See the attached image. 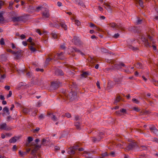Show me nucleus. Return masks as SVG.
I'll return each mask as SVG.
<instances>
[{"mask_svg":"<svg viewBox=\"0 0 158 158\" xmlns=\"http://www.w3.org/2000/svg\"><path fill=\"white\" fill-rule=\"evenodd\" d=\"M65 116L68 118H70L71 117V114L68 113H66L65 114Z\"/></svg>","mask_w":158,"mask_h":158,"instance_id":"obj_49","label":"nucleus"},{"mask_svg":"<svg viewBox=\"0 0 158 158\" xmlns=\"http://www.w3.org/2000/svg\"><path fill=\"white\" fill-rule=\"evenodd\" d=\"M102 156V157H105L108 156L107 153L106 152H105L104 153H102L101 154Z\"/></svg>","mask_w":158,"mask_h":158,"instance_id":"obj_56","label":"nucleus"},{"mask_svg":"<svg viewBox=\"0 0 158 158\" xmlns=\"http://www.w3.org/2000/svg\"><path fill=\"white\" fill-rule=\"evenodd\" d=\"M6 51L7 52H10L13 54H14L15 53V52L13 51L11 49H7Z\"/></svg>","mask_w":158,"mask_h":158,"instance_id":"obj_41","label":"nucleus"},{"mask_svg":"<svg viewBox=\"0 0 158 158\" xmlns=\"http://www.w3.org/2000/svg\"><path fill=\"white\" fill-rule=\"evenodd\" d=\"M33 140V139L32 137H28V142L29 143L32 141Z\"/></svg>","mask_w":158,"mask_h":158,"instance_id":"obj_52","label":"nucleus"},{"mask_svg":"<svg viewBox=\"0 0 158 158\" xmlns=\"http://www.w3.org/2000/svg\"><path fill=\"white\" fill-rule=\"evenodd\" d=\"M50 25L51 26L53 27H56L57 28H59L60 27V26L57 24L56 23H55L54 24L51 23L50 24Z\"/></svg>","mask_w":158,"mask_h":158,"instance_id":"obj_23","label":"nucleus"},{"mask_svg":"<svg viewBox=\"0 0 158 158\" xmlns=\"http://www.w3.org/2000/svg\"><path fill=\"white\" fill-rule=\"evenodd\" d=\"M148 38L149 40L145 38H144L143 39V41L144 42V45L146 47H151V44H154L155 41L152 38V37L149 35H148Z\"/></svg>","mask_w":158,"mask_h":158,"instance_id":"obj_1","label":"nucleus"},{"mask_svg":"<svg viewBox=\"0 0 158 158\" xmlns=\"http://www.w3.org/2000/svg\"><path fill=\"white\" fill-rule=\"evenodd\" d=\"M34 145L35 146L34 149L32 150L31 152V154H36L38 150H39L40 148H41V145H37L34 144Z\"/></svg>","mask_w":158,"mask_h":158,"instance_id":"obj_9","label":"nucleus"},{"mask_svg":"<svg viewBox=\"0 0 158 158\" xmlns=\"http://www.w3.org/2000/svg\"><path fill=\"white\" fill-rule=\"evenodd\" d=\"M17 149V147L16 145H14L12 148L13 151H16Z\"/></svg>","mask_w":158,"mask_h":158,"instance_id":"obj_54","label":"nucleus"},{"mask_svg":"<svg viewBox=\"0 0 158 158\" xmlns=\"http://www.w3.org/2000/svg\"><path fill=\"white\" fill-rule=\"evenodd\" d=\"M137 146L136 142H132L129 144L127 147V149L128 150L132 149L134 148Z\"/></svg>","mask_w":158,"mask_h":158,"instance_id":"obj_7","label":"nucleus"},{"mask_svg":"<svg viewBox=\"0 0 158 158\" xmlns=\"http://www.w3.org/2000/svg\"><path fill=\"white\" fill-rule=\"evenodd\" d=\"M59 23L61 27L64 28V30H66L67 29V26L64 22H60Z\"/></svg>","mask_w":158,"mask_h":158,"instance_id":"obj_14","label":"nucleus"},{"mask_svg":"<svg viewBox=\"0 0 158 158\" xmlns=\"http://www.w3.org/2000/svg\"><path fill=\"white\" fill-rule=\"evenodd\" d=\"M119 36V34L118 33H117L114 34V37L115 38H117Z\"/></svg>","mask_w":158,"mask_h":158,"instance_id":"obj_60","label":"nucleus"},{"mask_svg":"<svg viewBox=\"0 0 158 158\" xmlns=\"http://www.w3.org/2000/svg\"><path fill=\"white\" fill-rule=\"evenodd\" d=\"M135 1L136 2L139 3L141 7H144L143 0H135Z\"/></svg>","mask_w":158,"mask_h":158,"instance_id":"obj_20","label":"nucleus"},{"mask_svg":"<svg viewBox=\"0 0 158 158\" xmlns=\"http://www.w3.org/2000/svg\"><path fill=\"white\" fill-rule=\"evenodd\" d=\"M68 152L69 154L70 155L74 154L75 153V151L74 150H73L72 148V149H71L70 151H69Z\"/></svg>","mask_w":158,"mask_h":158,"instance_id":"obj_40","label":"nucleus"},{"mask_svg":"<svg viewBox=\"0 0 158 158\" xmlns=\"http://www.w3.org/2000/svg\"><path fill=\"white\" fill-rule=\"evenodd\" d=\"M44 118V115L43 114H41L39 117V118L40 119H42Z\"/></svg>","mask_w":158,"mask_h":158,"instance_id":"obj_63","label":"nucleus"},{"mask_svg":"<svg viewBox=\"0 0 158 158\" xmlns=\"http://www.w3.org/2000/svg\"><path fill=\"white\" fill-rule=\"evenodd\" d=\"M79 5L82 6L83 7H85V5L84 3L81 0L80 2L79 3Z\"/></svg>","mask_w":158,"mask_h":158,"instance_id":"obj_47","label":"nucleus"},{"mask_svg":"<svg viewBox=\"0 0 158 158\" xmlns=\"http://www.w3.org/2000/svg\"><path fill=\"white\" fill-rule=\"evenodd\" d=\"M75 23L77 26H79L80 25L81 23H80V22L78 20H75Z\"/></svg>","mask_w":158,"mask_h":158,"instance_id":"obj_45","label":"nucleus"},{"mask_svg":"<svg viewBox=\"0 0 158 158\" xmlns=\"http://www.w3.org/2000/svg\"><path fill=\"white\" fill-rule=\"evenodd\" d=\"M12 95V92L11 91H9V94L7 95V98L10 97Z\"/></svg>","mask_w":158,"mask_h":158,"instance_id":"obj_57","label":"nucleus"},{"mask_svg":"<svg viewBox=\"0 0 158 158\" xmlns=\"http://www.w3.org/2000/svg\"><path fill=\"white\" fill-rule=\"evenodd\" d=\"M96 85L97 87L99 89H100L101 88L100 85V83L98 81H97L96 83Z\"/></svg>","mask_w":158,"mask_h":158,"instance_id":"obj_59","label":"nucleus"},{"mask_svg":"<svg viewBox=\"0 0 158 158\" xmlns=\"http://www.w3.org/2000/svg\"><path fill=\"white\" fill-rule=\"evenodd\" d=\"M15 54L16 55V59H18L21 55V51H18L15 52Z\"/></svg>","mask_w":158,"mask_h":158,"instance_id":"obj_22","label":"nucleus"},{"mask_svg":"<svg viewBox=\"0 0 158 158\" xmlns=\"http://www.w3.org/2000/svg\"><path fill=\"white\" fill-rule=\"evenodd\" d=\"M52 58H47L46 60V61H45V63L46 64H48L49 62V61L52 60Z\"/></svg>","mask_w":158,"mask_h":158,"instance_id":"obj_44","label":"nucleus"},{"mask_svg":"<svg viewBox=\"0 0 158 158\" xmlns=\"http://www.w3.org/2000/svg\"><path fill=\"white\" fill-rule=\"evenodd\" d=\"M31 110V108H23V112L25 114H27L30 112Z\"/></svg>","mask_w":158,"mask_h":158,"instance_id":"obj_13","label":"nucleus"},{"mask_svg":"<svg viewBox=\"0 0 158 158\" xmlns=\"http://www.w3.org/2000/svg\"><path fill=\"white\" fill-rule=\"evenodd\" d=\"M132 101L133 102H135L137 104H138L139 102L135 98H133L132 99Z\"/></svg>","mask_w":158,"mask_h":158,"instance_id":"obj_53","label":"nucleus"},{"mask_svg":"<svg viewBox=\"0 0 158 158\" xmlns=\"http://www.w3.org/2000/svg\"><path fill=\"white\" fill-rule=\"evenodd\" d=\"M104 5L106 6L105 7L108 10L111 11V9L110 6L106 3L105 2Z\"/></svg>","mask_w":158,"mask_h":158,"instance_id":"obj_18","label":"nucleus"},{"mask_svg":"<svg viewBox=\"0 0 158 158\" xmlns=\"http://www.w3.org/2000/svg\"><path fill=\"white\" fill-rule=\"evenodd\" d=\"M51 35L53 38L55 39H57V35L56 34V32L54 31L53 32H52L51 33Z\"/></svg>","mask_w":158,"mask_h":158,"instance_id":"obj_26","label":"nucleus"},{"mask_svg":"<svg viewBox=\"0 0 158 158\" xmlns=\"http://www.w3.org/2000/svg\"><path fill=\"white\" fill-rule=\"evenodd\" d=\"M142 20L141 19H139L136 22V24L137 25L140 24L141 23Z\"/></svg>","mask_w":158,"mask_h":158,"instance_id":"obj_55","label":"nucleus"},{"mask_svg":"<svg viewBox=\"0 0 158 158\" xmlns=\"http://www.w3.org/2000/svg\"><path fill=\"white\" fill-rule=\"evenodd\" d=\"M128 47L129 48L132 49L133 51H136L139 49L138 48L133 47L131 45H129Z\"/></svg>","mask_w":158,"mask_h":158,"instance_id":"obj_28","label":"nucleus"},{"mask_svg":"<svg viewBox=\"0 0 158 158\" xmlns=\"http://www.w3.org/2000/svg\"><path fill=\"white\" fill-rule=\"evenodd\" d=\"M151 112L148 110L142 112V115H146L150 114Z\"/></svg>","mask_w":158,"mask_h":158,"instance_id":"obj_35","label":"nucleus"},{"mask_svg":"<svg viewBox=\"0 0 158 158\" xmlns=\"http://www.w3.org/2000/svg\"><path fill=\"white\" fill-rule=\"evenodd\" d=\"M25 68V66H23V69H22L21 70H20L19 69H17V70L18 72V73H23L24 71H25V69H24Z\"/></svg>","mask_w":158,"mask_h":158,"instance_id":"obj_32","label":"nucleus"},{"mask_svg":"<svg viewBox=\"0 0 158 158\" xmlns=\"http://www.w3.org/2000/svg\"><path fill=\"white\" fill-rule=\"evenodd\" d=\"M40 128L39 127H37L33 131L34 133H35L36 132L40 130Z\"/></svg>","mask_w":158,"mask_h":158,"instance_id":"obj_62","label":"nucleus"},{"mask_svg":"<svg viewBox=\"0 0 158 158\" xmlns=\"http://www.w3.org/2000/svg\"><path fill=\"white\" fill-rule=\"evenodd\" d=\"M19 153L21 157H23L24 156L26 155L27 154V152H22L20 151H19Z\"/></svg>","mask_w":158,"mask_h":158,"instance_id":"obj_29","label":"nucleus"},{"mask_svg":"<svg viewBox=\"0 0 158 158\" xmlns=\"http://www.w3.org/2000/svg\"><path fill=\"white\" fill-rule=\"evenodd\" d=\"M51 119L53 121H57V119L55 115L52 114V116L51 117Z\"/></svg>","mask_w":158,"mask_h":158,"instance_id":"obj_38","label":"nucleus"},{"mask_svg":"<svg viewBox=\"0 0 158 158\" xmlns=\"http://www.w3.org/2000/svg\"><path fill=\"white\" fill-rule=\"evenodd\" d=\"M115 113L117 115L120 116L122 115H124L125 114H126L127 113V111L126 109L122 108L119 110L116 111Z\"/></svg>","mask_w":158,"mask_h":158,"instance_id":"obj_4","label":"nucleus"},{"mask_svg":"<svg viewBox=\"0 0 158 158\" xmlns=\"http://www.w3.org/2000/svg\"><path fill=\"white\" fill-rule=\"evenodd\" d=\"M55 73L57 75L59 76H63L64 74V73L61 70L58 69L56 70Z\"/></svg>","mask_w":158,"mask_h":158,"instance_id":"obj_11","label":"nucleus"},{"mask_svg":"<svg viewBox=\"0 0 158 158\" xmlns=\"http://www.w3.org/2000/svg\"><path fill=\"white\" fill-rule=\"evenodd\" d=\"M108 25L111 27L114 28L115 27L116 28L120 29L122 31H124L125 30V28L120 23L116 24L114 23H110Z\"/></svg>","mask_w":158,"mask_h":158,"instance_id":"obj_2","label":"nucleus"},{"mask_svg":"<svg viewBox=\"0 0 158 158\" xmlns=\"http://www.w3.org/2000/svg\"><path fill=\"white\" fill-rule=\"evenodd\" d=\"M37 110H35L32 113V115L33 116H35L36 114V113H37Z\"/></svg>","mask_w":158,"mask_h":158,"instance_id":"obj_48","label":"nucleus"},{"mask_svg":"<svg viewBox=\"0 0 158 158\" xmlns=\"http://www.w3.org/2000/svg\"><path fill=\"white\" fill-rule=\"evenodd\" d=\"M111 83L112 82L111 81H109L108 82L107 88H108L109 89H110L113 87V85H111Z\"/></svg>","mask_w":158,"mask_h":158,"instance_id":"obj_43","label":"nucleus"},{"mask_svg":"<svg viewBox=\"0 0 158 158\" xmlns=\"http://www.w3.org/2000/svg\"><path fill=\"white\" fill-rule=\"evenodd\" d=\"M89 75V73L87 72H83L81 74V76L84 77H86Z\"/></svg>","mask_w":158,"mask_h":158,"instance_id":"obj_30","label":"nucleus"},{"mask_svg":"<svg viewBox=\"0 0 158 158\" xmlns=\"http://www.w3.org/2000/svg\"><path fill=\"white\" fill-rule=\"evenodd\" d=\"M29 48L30 50L32 52H35L36 51V49L34 47H33L31 46H29Z\"/></svg>","mask_w":158,"mask_h":158,"instance_id":"obj_27","label":"nucleus"},{"mask_svg":"<svg viewBox=\"0 0 158 158\" xmlns=\"http://www.w3.org/2000/svg\"><path fill=\"white\" fill-rule=\"evenodd\" d=\"M102 137L101 136L98 137V138H97L95 137H92V141L94 143H95L96 142H99L102 139Z\"/></svg>","mask_w":158,"mask_h":158,"instance_id":"obj_15","label":"nucleus"},{"mask_svg":"<svg viewBox=\"0 0 158 158\" xmlns=\"http://www.w3.org/2000/svg\"><path fill=\"white\" fill-rule=\"evenodd\" d=\"M42 18L44 19L48 18L50 16L49 11V10L47 8H46L45 10L42 13Z\"/></svg>","mask_w":158,"mask_h":158,"instance_id":"obj_5","label":"nucleus"},{"mask_svg":"<svg viewBox=\"0 0 158 158\" xmlns=\"http://www.w3.org/2000/svg\"><path fill=\"white\" fill-rule=\"evenodd\" d=\"M120 99L121 98H120V97L119 96H118L116 98L115 100H114V104H115V103L119 102Z\"/></svg>","mask_w":158,"mask_h":158,"instance_id":"obj_34","label":"nucleus"},{"mask_svg":"<svg viewBox=\"0 0 158 158\" xmlns=\"http://www.w3.org/2000/svg\"><path fill=\"white\" fill-rule=\"evenodd\" d=\"M59 86V83L57 81H53L51 83V87L53 89H57Z\"/></svg>","mask_w":158,"mask_h":158,"instance_id":"obj_8","label":"nucleus"},{"mask_svg":"<svg viewBox=\"0 0 158 158\" xmlns=\"http://www.w3.org/2000/svg\"><path fill=\"white\" fill-rule=\"evenodd\" d=\"M6 77V75L5 74L1 75V77H0V82H2V79H4Z\"/></svg>","mask_w":158,"mask_h":158,"instance_id":"obj_39","label":"nucleus"},{"mask_svg":"<svg viewBox=\"0 0 158 158\" xmlns=\"http://www.w3.org/2000/svg\"><path fill=\"white\" fill-rule=\"evenodd\" d=\"M0 44L2 45H4L5 44V42L4 41V39L3 38H2L0 40Z\"/></svg>","mask_w":158,"mask_h":158,"instance_id":"obj_42","label":"nucleus"},{"mask_svg":"<svg viewBox=\"0 0 158 158\" xmlns=\"http://www.w3.org/2000/svg\"><path fill=\"white\" fill-rule=\"evenodd\" d=\"M121 68L122 67H121V65H120V64H114V68H115L118 69Z\"/></svg>","mask_w":158,"mask_h":158,"instance_id":"obj_36","label":"nucleus"},{"mask_svg":"<svg viewBox=\"0 0 158 158\" xmlns=\"http://www.w3.org/2000/svg\"><path fill=\"white\" fill-rule=\"evenodd\" d=\"M73 50H72V51L73 52H76L78 53H79V52H80V50L75 47L73 48Z\"/></svg>","mask_w":158,"mask_h":158,"instance_id":"obj_37","label":"nucleus"},{"mask_svg":"<svg viewBox=\"0 0 158 158\" xmlns=\"http://www.w3.org/2000/svg\"><path fill=\"white\" fill-rule=\"evenodd\" d=\"M4 2L3 1L0 0V9L2 8V6L4 5Z\"/></svg>","mask_w":158,"mask_h":158,"instance_id":"obj_58","label":"nucleus"},{"mask_svg":"<svg viewBox=\"0 0 158 158\" xmlns=\"http://www.w3.org/2000/svg\"><path fill=\"white\" fill-rule=\"evenodd\" d=\"M122 79L121 77L118 78L114 79V81L115 82H119L122 81Z\"/></svg>","mask_w":158,"mask_h":158,"instance_id":"obj_33","label":"nucleus"},{"mask_svg":"<svg viewBox=\"0 0 158 158\" xmlns=\"http://www.w3.org/2000/svg\"><path fill=\"white\" fill-rule=\"evenodd\" d=\"M75 126L77 130L81 129V123L79 122H76L75 123Z\"/></svg>","mask_w":158,"mask_h":158,"instance_id":"obj_17","label":"nucleus"},{"mask_svg":"<svg viewBox=\"0 0 158 158\" xmlns=\"http://www.w3.org/2000/svg\"><path fill=\"white\" fill-rule=\"evenodd\" d=\"M72 41L74 44L75 45H81L82 44L79 38L77 36H74L72 40Z\"/></svg>","mask_w":158,"mask_h":158,"instance_id":"obj_3","label":"nucleus"},{"mask_svg":"<svg viewBox=\"0 0 158 158\" xmlns=\"http://www.w3.org/2000/svg\"><path fill=\"white\" fill-rule=\"evenodd\" d=\"M0 58L1 60L3 61H5L6 59V58L5 54H2L0 56Z\"/></svg>","mask_w":158,"mask_h":158,"instance_id":"obj_31","label":"nucleus"},{"mask_svg":"<svg viewBox=\"0 0 158 158\" xmlns=\"http://www.w3.org/2000/svg\"><path fill=\"white\" fill-rule=\"evenodd\" d=\"M101 51L102 52H104V53H106L108 52V50L106 49L102 48H101Z\"/></svg>","mask_w":158,"mask_h":158,"instance_id":"obj_46","label":"nucleus"},{"mask_svg":"<svg viewBox=\"0 0 158 158\" xmlns=\"http://www.w3.org/2000/svg\"><path fill=\"white\" fill-rule=\"evenodd\" d=\"M35 70L37 71H41V72H43L44 71V70L43 69H40L39 68H36L35 69Z\"/></svg>","mask_w":158,"mask_h":158,"instance_id":"obj_51","label":"nucleus"},{"mask_svg":"<svg viewBox=\"0 0 158 158\" xmlns=\"http://www.w3.org/2000/svg\"><path fill=\"white\" fill-rule=\"evenodd\" d=\"M12 19L14 22L23 21L24 19V17L23 16H14L13 17Z\"/></svg>","mask_w":158,"mask_h":158,"instance_id":"obj_6","label":"nucleus"},{"mask_svg":"<svg viewBox=\"0 0 158 158\" xmlns=\"http://www.w3.org/2000/svg\"><path fill=\"white\" fill-rule=\"evenodd\" d=\"M20 136H14L12 137L9 140L10 143H15L17 141V139H19L20 138Z\"/></svg>","mask_w":158,"mask_h":158,"instance_id":"obj_12","label":"nucleus"},{"mask_svg":"<svg viewBox=\"0 0 158 158\" xmlns=\"http://www.w3.org/2000/svg\"><path fill=\"white\" fill-rule=\"evenodd\" d=\"M21 39L23 40L26 38V36L24 34L21 35L20 36Z\"/></svg>","mask_w":158,"mask_h":158,"instance_id":"obj_61","label":"nucleus"},{"mask_svg":"<svg viewBox=\"0 0 158 158\" xmlns=\"http://www.w3.org/2000/svg\"><path fill=\"white\" fill-rule=\"evenodd\" d=\"M36 32L38 33L40 35H42V34L41 32L40 31L39 29H37L36 30Z\"/></svg>","mask_w":158,"mask_h":158,"instance_id":"obj_64","label":"nucleus"},{"mask_svg":"<svg viewBox=\"0 0 158 158\" xmlns=\"http://www.w3.org/2000/svg\"><path fill=\"white\" fill-rule=\"evenodd\" d=\"M3 111L4 112V113L2 114V115H3L4 114H5V112L6 113H7L8 115H9L10 114V113L9 112V109L6 106L4 107L3 108Z\"/></svg>","mask_w":158,"mask_h":158,"instance_id":"obj_16","label":"nucleus"},{"mask_svg":"<svg viewBox=\"0 0 158 158\" xmlns=\"http://www.w3.org/2000/svg\"><path fill=\"white\" fill-rule=\"evenodd\" d=\"M150 129L152 132L158 135V130L154 125H153L152 127L150 128Z\"/></svg>","mask_w":158,"mask_h":158,"instance_id":"obj_10","label":"nucleus"},{"mask_svg":"<svg viewBox=\"0 0 158 158\" xmlns=\"http://www.w3.org/2000/svg\"><path fill=\"white\" fill-rule=\"evenodd\" d=\"M6 123H4L0 125V128L1 130H6Z\"/></svg>","mask_w":158,"mask_h":158,"instance_id":"obj_24","label":"nucleus"},{"mask_svg":"<svg viewBox=\"0 0 158 158\" xmlns=\"http://www.w3.org/2000/svg\"><path fill=\"white\" fill-rule=\"evenodd\" d=\"M4 13L3 11H1L0 12V23L4 20V18L3 15Z\"/></svg>","mask_w":158,"mask_h":158,"instance_id":"obj_21","label":"nucleus"},{"mask_svg":"<svg viewBox=\"0 0 158 158\" xmlns=\"http://www.w3.org/2000/svg\"><path fill=\"white\" fill-rule=\"evenodd\" d=\"M14 4V2H9L8 8L10 10H12L13 9V5Z\"/></svg>","mask_w":158,"mask_h":158,"instance_id":"obj_25","label":"nucleus"},{"mask_svg":"<svg viewBox=\"0 0 158 158\" xmlns=\"http://www.w3.org/2000/svg\"><path fill=\"white\" fill-rule=\"evenodd\" d=\"M46 139H43L42 141L41 145H45V143L46 142Z\"/></svg>","mask_w":158,"mask_h":158,"instance_id":"obj_50","label":"nucleus"},{"mask_svg":"<svg viewBox=\"0 0 158 158\" xmlns=\"http://www.w3.org/2000/svg\"><path fill=\"white\" fill-rule=\"evenodd\" d=\"M135 67L139 69H142L143 66L141 63H137L135 64Z\"/></svg>","mask_w":158,"mask_h":158,"instance_id":"obj_19","label":"nucleus"}]
</instances>
